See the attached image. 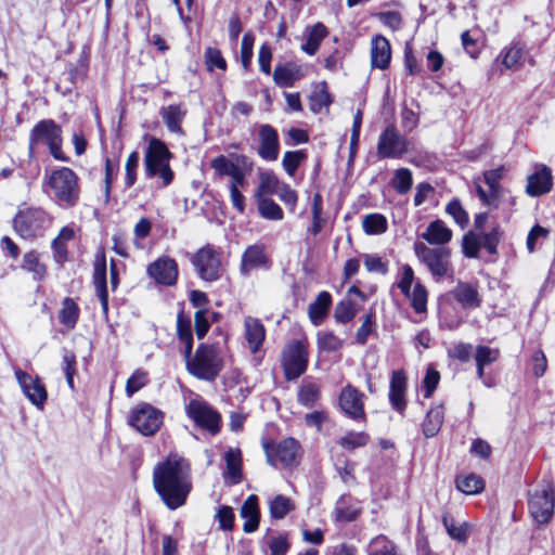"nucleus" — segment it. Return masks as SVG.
<instances>
[{"label":"nucleus","instance_id":"obj_30","mask_svg":"<svg viewBox=\"0 0 555 555\" xmlns=\"http://www.w3.org/2000/svg\"><path fill=\"white\" fill-rule=\"evenodd\" d=\"M304 76L301 68L293 63L278 65L273 72L274 82L282 88H291Z\"/></svg>","mask_w":555,"mask_h":555},{"label":"nucleus","instance_id":"obj_12","mask_svg":"<svg viewBox=\"0 0 555 555\" xmlns=\"http://www.w3.org/2000/svg\"><path fill=\"white\" fill-rule=\"evenodd\" d=\"M282 365L288 380L296 379L304 374L308 365L306 345L299 340H294L287 345L282 354Z\"/></svg>","mask_w":555,"mask_h":555},{"label":"nucleus","instance_id":"obj_14","mask_svg":"<svg viewBox=\"0 0 555 555\" xmlns=\"http://www.w3.org/2000/svg\"><path fill=\"white\" fill-rule=\"evenodd\" d=\"M14 374L27 399L37 408H42L47 401L48 392L39 376H31L21 369H15Z\"/></svg>","mask_w":555,"mask_h":555},{"label":"nucleus","instance_id":"obj_18","mask_svg":"<svg viewBox=\"0 0 555 555\" xmlns=\"http://www.w3.org/2000/svg\"><path fill=\"white\" fill-rule=\"evenodd\" d=\"M270 267V258L266 253L263 244H255L248 246L242 255L241 273L245 276L249 275L255 269H268Z\"/></svg>","mask_w":555,"mask_h":555},{"label":"nucleus","instance_id":"obj_56","mask_svg":"<svg viewBox=\"0 0 555 555\" xmlns=\"http://www.w3.org/2000/svg\"><path fill=\"white\" fill-rule=\"evenodd\" d=\"M264 543L270 551L269 555H285L289 548V543L284 534L267 537Z\"/></svg>","mask_w":555,"mask_h":555},{"label":"nucleus","instance_id":"obj_37","mask_svg":"<svg viewBox=\"0 0 555 555\" xmlns=\"http://www.w3.org/2000/svg\"><path fill=\"white\" fill-rule=\"evenodd\" d=\"M177 333L179 340L183 345L181 352L183 357H189L193 350V335L191 321L185 319L182 313H179L177 319Z\"/></svg>","mask_w":555,"mask_h":555},{"label":"nucleus","instance_id":"obj_1","mask_svg":"<svg viewBox=\"0 0 555 555\" xmlns=\"http://www.w3.org/2000/svg\"><path fill=\"white\" fill-rule=\"evenodd\" d=\"M153 487L169 509L183 506L193 488L190 463L178 454H169L154 467Z\"/></svg>","mask_w":555,"mask_h":555},{"label":"nucleus","instance_id":"obj_49","mask_svg":"<svg viewBox=\"0 0 555 555\" xmlns=\"http://www.w3.org/2000/svg\"><path fill=\"white\" fill-rule=\"evenodd\" d=\"M446 212L452 217L454 222L461 229H465L469 224V216L457 198H454L447 204Z\"/></svg>","mask_w":555,"mask_h":555},{"label":"nucleus","instance_id":"obj_32","mask_svg":"<svg viewBox=\"0 0 555 555\" xmlns=\"http://www.w3.org/2000/svg\"><path fill=\"white\" fill-rule=\"evenodd\" d=\"M186 111L179 104H171L160 109V116L167 129L177 134H182L181 122L184 119Z\"/></svg>","mask_w":555,"mask_h":555},{"label":"nucleus","instance_id":"obj_6","mask_svg":"<svg viewBox=\"0 0 555 555\" xmlns=\"http://www.w3.org/2000/svg\"><path fill=\"white\" fill-rule=\"evenodd\" d=\"M170 158L171 153L166 144L159 139L152 138L144 154L145 176L149 178L158 177L162 180V186H168L175 177L169 165Z\"/></svg>","mask_w":555,"mask_h":555},{"label":"nucleus","instance_id":"obj_29","mask_svg":"<svg viewBox=\"0 0 555 555\" xmlns=\"http://www.w3.org/2000/svg\"><path fill=\"white\" fill-rule=\"evenodd\" d=\"M235 158L236 164L227 158L224 155H219L210 162V166L219 177H231L233 173H235L236 170L241 168L240 165L250 169L251 164L248 162V158L245 155H236Z\"/></svg>","mask_w":555,"mask_h":555},{"label":"nucleus","instance_id":"obj_11","mask_svg":"<svg viewBox=\"0 0 555 555\" xmlns=\"http://www.w3.org/2000/svg\"><path fill=\"white\" fill-rule=\"evenodd\" d=\"M186 415L211 435L220 431V414L204 400L193 399L185 408Z\"/></svg>","mask_w":555,"mask_h":555},{"label":"nucleus","instance_id":"obj_34","mask_svg":"<svg viewBox=\"0 0 555 555\" xmlns=\"http://www.w3.org/2000/svg\"><path fill=\"white\" fill-rule=\"evenodd\" d=\"M327 34V28L322 23H317L311 27H307L305 31L306 42L301 44V50L309 55H314Z\"/></svg>","mask_w":555,"mask_h":555},{"label":"nucleus","instance_id":"obj_33","mask_svg":"<svg viewBox=\"0 0 555 555\" xmlns=\"http://www.w3.org/2000/svg\"><path fill=\"white\" fill-rule=\"evenodd\" d=\"M500 351L495 348H490L488 346L479 345L476 348L475 361L477 367L478 378L482 380V383L490 387L491 383H489L485 378V366L495 362L499 359Z\"/></svg>","mask_w":555,"mask_h":555},{"label":"nucleus","instance_id":"obj_57","mask_svg":"<svg viewBox=\"0 0 555 555\" xmlns=\"http://www.w3.org/2000/svg\"><path fill=\"white\" fill-rule=\"evenodd\" d=\"M149 382L147 373L142 370H137L127 380L126 393L132 397L137 391L143 388Z\"/></svg>","mask_w":555,"mask_h":555},{"label":"nucleus","instance_id":"obj_35","mask_svg":"<svg viewBox=\"0 0 555 555\" xmlns=\"http://www.w3.org/2000/svg\"><path fill=\"white\" fill-rule=\"evenodd\" d=\"M332 304V296L327 292H321L315 300L309 305V318L314 325H319L327 314Z\"/></svg>","mask_w":555,"mask_h":555},{"label":"nucleus","instance_id":"obj_54","mask_svg":"<svg viewBox=\"0 0 555 555\" xmlns=\"http://www.w3.org/2000/svg\"><path fill=\"white\" fill-rule=\"evenodd\" d=\"M306 158L302 151H287L282 159V166L288 176L293 177L300 163Z\"/></svg>","mask_w":555,"mask_h":555},{"label":"nucleus","instance_id":"obj_13","mask_svg":"<svg viewBox=\"0 0 555 555\" xmlns=\"http://www.w3.org/2000/svg\"><path fill=\"white\" fill-rule=\"evenodd\" d=\"M408 152V140L393 125H388L379 134L377 155L379 158H400Z\"/></svg>","mask_w":555,"mask_h":555},{"label":"nucleus","instance_id":"obj_2","mask_svg":"<svg viewBox=\"0 0 555 555\" xmlns=\"http://www.w3.org/2000/svg\"><path fill=\"white\" fill-rule=\"evenodd\" d=\"M186 371L201 380L214 382L223 369V357L219 347L201 344L189 357H184Z\"/></svg>","mask_w":555,"mask_h":555},{"label":"nucleus","instance_id":"obj_47","mask_svg":"<svg viewBox=\"0 0 555 555\" xmlns=\"http://www.w3.org/2000/svg\"><path fill=\"white\" fill-rule=\"evenodd\" d=\"M442 522L447 532L453 540L462 543L467 541L469 534V525L467 522L456 525L453 518L448 515L443 516Z\"/></svg>","mask_w":555,"mask_h":555},{"label":"nucleus","instance_id":"obj_36","mask_svg":"<svg viewBox=\"0 0 555 555\" xmlns=\"http://www.w3.org/2000/svg\"><path fill=\"white\" fill-rule=\"evenodd\" d=\"M444 411L441 404L431 408L423 422V434L427 438H431L437 435L443 423Z\"/></svg>","mask_w":555,"mask_h":555},{"label":"nucleus","instance_id":"obj_22","mask_svg":"<svg viewBox=\"0 0 555 555\" xmlns=\"http://www.w3.org/2000/svg\"><path fill=\"white\" fill-rule=\"evenodd\" d=\"M406 376L403 370L393 371L389 385V401L391 406L399 413H403L406 408L405 400Z\"/></svg>","mask_w":555,"mask_h":555},{"label":"nucleus","instance_id":"obj_16","mask_svg":"<svg viewBox=\"0 0 555 555\" xmlns=\"http://www.w3.org/2000/svg\"><path fill=\"white\" fill-rule=\"evenodd\" d=\"M147 274L158 284L172 286L178 279V264L175 259L164 256L147 267Z\"/></svg>","mask_w":555,"mask_h":555},{"label":"nucleus","instance_id":"obj_24","mask_svg":"<svg viewBox=\"0 0 555 555\" xmlns=\"http://www.w3.org/2000/svg\"><path fill=\"white\" fill-rule=\"evenodd\" d=\"M244 337L251 353H257L266 338V328L259 319L247 317L244 321Z\"/></svg>","mask_w":555,"mask_h":555},{"label":"nucleus","instance_id":"obj_58","mask_svg":"<svg viewBox=\"0 0 555 555\" xmlns=\"http://www.w3.org/2000/svg\"><path fill=\"white\" fill-rule=\"evenodd\" d=\"M63 371L67 385L74 389V375L76 373V356L74 352L64 349L62 357Z\"/></svg>","mask_w":555,"mask_h":555},{"label":"nucleus","instance_id":"obj_31","mask_svg":"<svg viewBox=\"0 0 555 555\" xmlns=\"http://www.w3.org/2000/svg\"><path fill=\"white\" fill-rule=\"evenodd\" d=\"M524 56L525 46L520 42H512L500 52L498 60L506 69H518L522 65Z\"/></svg>","mask_w":555,"mask_h":555},{"label":"nucleus","instance_id":"obj_19","mask_svg":"<svg viewBox=\"0 0 555 555\" xmlns=\"http://www.w3.org/2000/svg\"><path fill=\"white\" fill-rule=\"evenodd\" d=\"M363 397L357 388L347 385L340 392L339 405L341 410L351 418L360 420L364 417Z\"/></svg>","mask_w":555,"mask_h":555},{"label":"nucleus","instance_id":"obj_55","mask_svg":"<svg viewBox=\"0 0 555 555\" xmlns=\"http://www.w3.org/2000/svg\"><path fill=\"white\" fill-rule=\"evenodd\" d=\"M356 315L354 304L350 299L341 300L337 304L334 318L339 323H348Z\"/></svg>","mask_w":555,"mask_h":555},{"label":"nucleus","instance_id":"obj_26","mask_svg":"<svg viewBox=\"0 0 555 555\" xmlns=\"http://www.w3.org/2000/svg\"><path fill=\"white\" fill-rule=\"evenodd\" d=\"M391 59L389 41L382 36L372 39L371 63L373 67L386 69Z\"/></svg>","mask_w":555,"mask_h":555},{"label":"nucleus","instance_id":"obj_4","mask_svg":"<svg viewBox=\"0 0 555 555\" xmlns=\"http://www.w3.org/2000/svg\"><path fill=\"white\" fill-rule=\"evenodd\" d=\"M62 129L53 119L38 121L30 131L28 154L30 158L36 156L39 144H46L54 159L68 162L69 158L62 151Z\"/></svg>","mask_w":555,"mask_h":555},{"label":"nucleus","instance_id":"obj_44","mask_svg":"<svg viewBox=\"0 0 555 555\" xmlns=\"http://www.w3.org/2000/svg\"><path fill=\"white\" fill-rule=\"evenodd\" d=\"M22 268L33 273L35 280H42L47 273L46 266L40 262L39 254L35 250L24 255Z\"/></svg>","mask_w":555,"mask_h":555},{"label":"nucleus","instance_id":"obj_61","mask_svg":"<svg viewBox=\"0 0 555 555\" xmlns=\"http://www.w3.org/2000/svg\"><path fill=\"white\" fill-rule=\"evenodd\" d=\"M369 437L364 433H348L339 439V444L346 450H354L367 443Z\"/></svg>","mask_w":555,"mask_h":555},{"label":"nucleus","instance_id":"obj_25","mask_svg":"<svg viewBox=\"0 0 555 555\" xmlns=\"http://www.w3.org/2000/svg\"><path fill=\"white\" fill-rule=\"evenodd\" d=\"M421 236L430 245L446 246L452 240L453 233L444 221L436 219L427 225Z\"/></svg>","mask_w":555,"mask_h":555},{"label":"nucleus","instance_id":"obj_42","mask_svg":"<svg viewBox=\"0 0 555 555\" xmlns=\"http://www.w3.org/2000/svg\"><path fill=\"white\" fill-rule=\"evenodd\" d=\"M269 508L272 518L283 519L295 508V504L289 498L278 494L270 501Z\"/></svg>","mask_w":555,"mask_h":555},{"label":"nucleus","instance_id":"obj_41","mask_svg":"<svg viewBox=\"0 0 555 555\" xmlns=\"http://www.w3.org/2000/svg\"><path fill=\"white\" fill-rule=\"evenodd\" d=\"M456 488L465 494H477L483 490L485 482L480 476L469 474L456 478Z\"/></svg>","mask_w":555,"mask_h":555},{"label":"nucleus","instance_id":"obj_23","mask_svg":"<svg viewBox=\"0 0 555 555\" xmlns=\"http://www.w3.org/2000/svg\"><path fill=\"white\" fill-rule=\"evenodd\" d=\"M463 309H477L481 306V297L475 284L459 282L450 293Z\"/></svg>","mask_w":555,"mask_h":555},{"label":"nucleus","instance_id":"obj_21","mask_svg":"<svg viewBox=\"0 0 555 555\" xmlns=\"http://www.w3.org/2000/svg\"><path fill=\"white\" fill-rule=\"evenodd\" d=\"M93 285L95 294L101 302V308L105 317L108 313V292L106 283V260L105 256L98 255L94 261Z\"/></svg>","mask_w":555,"mask_h":555},{"label":"nucleus","instance_id":"obj_3","mask_svg":"<svg viewBox=\"0 0 555 555\" xmlns=\"http://www.w3.org/2000/svg\"><path fill=\"white\" fill-rule=\"evenodd\" d=\"M50 189L49 195L61 208L76 206L80 198L79 178L68 167H61L53 170L47 180Z\"/></svg>","mask_w":555,"mask_h":555},{"label":"nucleus","instance_id":"obj_43","mask_svg":"<svg viewBox=\"0 0 555 555\" xmlns=\"http://www.w3.org/2000/svg\"><path fill=\"white\" fill-rule=\"evenodd\" d=\"M258 210L262 218L279 221L284 217L282 208L271 198L257 197Z\"/></svg>","mask_w":555,"mask_h":555},{"label":"nucleus","instance_id":"obj_17","mask_svg":"<svg viewBox=\"0 0 555 555\" xmlns=\"http://www.w3.org/2000/svg\"><path fill=\"white\" fill-rule=\"evenodd\" d=\"M258 155L268 162H274L279 157L280 140L278 131L271 125L259 127Z\"/></svg>","mask_w":555,"mask_h":555},{"label":"nucleus","instance_id":"obj_15","mask_svg":"<svg viewBox=\"0 0 555 555\" xmlns=\"http://www.w3.org/2000/svg\"><path fill=\"white\" fill-rule=\"evenodd\" d=\"M529 511L533 519L539 524L547 522L554 509V495L551 487H544L530 494Z\"/></svg>","mask_w":555,"mask_h":555},{"label":"nucleus","instance_id":"obj_51","mask_svg":"<svg viewBox=\"0 0 555 555\" xmlns=\"http://www.w3.org/2000/svg\"><path fill=\"white\" fill-rule=\"evenodd\" d=\"M413 183L412 172L408 168H400L395 171L392 178V188L399 194H405L410 191Z\"/></svg>","mask_w":555,"mask_h":555},{"label":"nucleus","instance_id":"obj_7","mask_svg":"<svg viewBox=\"0 0 555 555\" xmlns=\"http://www.w3.org/2000/svg\"><path fill=\"white\" fill-rule=\"evenodd\" d=\"M417 259L426 266L431 276L439 281L452 272L451 250L447 246L429 247L423 242L414 243Z\"/></svg>","mask_w":555,"mask_h":555},{"label":"nucleus","instance_id":"obj_46","mask_svg":"<svg viewBox=\"0 0 555 555\" xmlns=\"http://www.w3.org/2000/svg\"><path fill=\"white\" fill-rule=\"evenodd\" d=\"M320 399V386L312 382H305L298 391V402L311 408Z\"/></svg>","mask_w":555,"mask_h":555},{"label":"nucleus","instance_id":"obj_20","mask_svg":"<svg viewBox=\"0 0 555 555\" xmlns=\"http://www.w3.org/2000/svg\"><path fill=\"white\" fill-rule=\"evenodd\" d=\"M553 177L551 169L542 165L527 178L526 193L537 197L548 193L552 190Z\"/></svg>","mask_w":555,"mask_h":555},{"label":"nucleus","instance_id":"obj_39","mask_svg":"<svg viewBox=\"0 0 555 555\" xmlns=\"http://www.w3.org/2000/svg\"><path fill=\"white\" fill-rule=\"evenodd\" d=\"M79 307L73 298L66 297L62 302V308L59 313L60 322L72 330L76 326L79 318Z\"/></svg>","mask_w":555,"mask_h":555},{"label":"nucleus","instance_id":"obj_62","mask_svg":"<svg viewBox=\"0 0 555 555\" xmlns=\"http://www.w3.org/2000/svg\"><path fill=\"white\" fill-rule=\"evenodd\" d=\"M373 548L370 555H398L396 545L385 537H377L372 541Z\"/></svg>","mask_w":555,"mask_h":555},{"label":"nucleus","instance_id":"obj_48","mask_svg":"<svg viewBox=\"0 0 555 555\" xmlns=\"http://www.w3.org/2000/svg\"><path fill=\"white\" fill-rule=\"evenodd\" d=\"M410 299L412 308L417 313H423L427 309V291L423 284L417 282L413 289H410V295H404Z\"/></svg>","mask_w":555,"mask_h":555},{"label":"nucleus","instance_id":"obj_9","mask_svg":"<svg viewBox=\"0 0 555 555\" xmlns=\"http://www.w3.org/2000/svg\"><path fill=\"white\" fill-rule=\"evenodd\" d=\"M164 413L149 403L137 404L130 412L129 425L143 436H153L163 425Z\"/></svg>","mask_w":555,"mask_h":555},{"label":"nucleus","instance_id":"obj_64","mask_svg":"<svg viewBox=\"0 0 555 555\" xmlns=\"http://www.w3.org/2000/svg\"><path fill=\"white\" fill-rule=\"evenodd\" d=\"M332 103L330 93L325 88L314 92L310 96V109L313 113H319L323 107H328Z\"/></svg>","mask_w":555,"mask_h":555},{"label":"nucleus","instance_id":"obj_53","mask_svg":"<svg viewBox=\"0 0 555 555\" xmlns=\"http://www.w3.org/2000/svg\"><path fill=\"white\" fill-rule=\"evenodd\" d=\"M343 339L336 336L333 332H320L318 334V346L324 351H337L343 347Z\"/></svg>","mask_w":555,"mask_h":555},{"label":"nucleus","instance_id":"obj_8","mask_svg":"<svg viewBox=\"0 0 555 555\" xmlns=\"http://www.w3.org/2000/svg\"><path fill=\"white\" fill-rule=\"evenodd\" d=\"M198 276L206 282H214L221 278V255L211 245L199 248L191 258Z\"/></svg>","mask_w":555,"mask_h":555},{"label":"nucleus","instance_id":"obj_63","mask_svg":"<svg viewBox=\"0 0 555 555\" xmlns=\"http://www.w3.org/2000/svg\"><path fill=\"white\" fill-rule=\"evenodd\" d=\"M234 518L232 507L227 505L221 506L215 515V519L219 524V529L224 531H231L233 529Z\"/></svg>","mask_w":555,"mask_h":555},{"label":"nucleus","instance_id":"obj_60","mask_svg":"<svg viewBox=\"0 0 555 555\" xmlns=\"http://www.w3.org/2000/svg\"><path fill=\"white\" fill-rule=\"evenodd\" d=\"M205 63L208 70H214L215 68L224 70L227 68L225 60L223 59L220 50L216 48H207L205 51Z\"/></svg>","mask_w":555,"mask_h":555},{"label":"nucleus","instance_id":"obj_38","mask_svg":"<svg viewBox=\"0 0 555 555\" xmlns=\"http://www.w3.org/2000/svg\"><path fill=\"white\" fill-rule=\"evenodd\" d=\"M360 514V507L351 502L349 498L341 496L335 506V519L340 522H350L356 520Z\"/></svg>","mask_w":555,"mask_h":555},{"label":"nucleus","instance_id":"obj_52","mask_svg":"<svg viewBox=\"0 0 555 555\" xmlns=\"http://www.w3.org/2000/svg\"><path fill=\"white\" fill-rule=\"evenodd\" d=\"M482 247L491 255L498 253V245L503 237V231L499 225L493 227L489 232L479 234Z\"/></svg>","mask_w":555,"mask_h":555},{"label":"nucleus","instance_id":"obj_50","mask_svg":"<svg viewBox=\"0 0 555 555\" xmlns=\"http://www.w3.org/2000/svg\"><path fill=\"white\" fill-rule=\"evenodd\" d=\"M482 247L480 235L475 231L467 232L462 238V251L467 258H477Z\"/></svg>","mask_w":555,"mask_h":555},{"label":"nucleus","instance_id":"obj_10","mask_svg":"<svg viewBox=\"0 0 555 555\" xmlns=\"http://www.w3.org/2000/svg\"><path fill=\"white\" fill-rule=\"evenodd\" d=\"M267 462L276 467H287L298 464L300 456V444L294 438H286L279 443H263Z\"/></svg>","mask_w":555,"mask_h":555},{"label":"nucleus","instance_id":"obj_27","mask_svg":"<svg viewBox=\"0 0 555 555\" xmlns=\"http://www.w3.org/2000/svg\"><path fill=\"white\" fill-rule=\"evenodd\" d=\"M225 472L224 478L232 485L242 481V452L238 448H228L224 452Z\"/></svg>","mask_w":555,"mask_h":555},{"label":"nucleus","instance_id":"obj_5","mask_svg":"<svg viewBox=\"0 0 555 555\" xmlns=\"http://www.w3.org/2000/svg\"><path fill=\"white\" fill-rule=\"evenodd\" d=\"M51 223L52 217L41 207H22L12 220L15 233L26 241L43 236Z\"/></svg>","mask_w":555,"mask_h":555},{"label":"nucleus","instance_id":"obj_28","mask_svg":"<svg viewBox=\"0 0 555 555\" xmlns=\"http://www.w3.org/2000/svg\"><path fill=\"white\" fill-rule=\"evenodd\" d=\"M241 516L245 519L243 525V530L245 533H251L258 529L260 513L257 495L251 494L245 500L241 507Z\"/></svg>","mask_w":555,"mask_h":555},{"label":"nucleus","instance_id":"obj_45","mask_svg":"<svg viewBox=\"0 0 555 555\" xmlns=\"http://www.w3.org/2000/svg\"><path fill=\"white\" fill-rule=\"evenodd\" d=\"M282 183L271 171H266L260 175V182L255 193L257 197H264L263 195L276 194Z\"/></svg>","mask_w":555,"mask_h":555},{"label":"nucleus","instance_id":"obj_40","mask_svg":"<svg viewBox=\"0 0 555 555\" xmlns=\"http://www.w3.org/2000/svg\"><path fill=\"white\" fill-rule=\"evenodd\" d=\"M362 229L367 235H378L388 229V222L382 214H369L362 220Z\"/></svg>","mask_w":555,"mask_h":555},{"label":"nucleus","instance_id":"obj_59","mask_svg":"<svg viewBox=\"0 0 555 555\" xmlns=\"http://www.w3.org/2000/svg\"><path fill=\"white\" fill-rule=\"evenodd\" d=\"M139 160H140V155L137 151H133L132 153H130L127 158V162L125 165V170H126L125 184L127 188H131L137 181V169L139 167Z\"/></svg>","mask_w":555,"mask_h":555}]
</instances>
